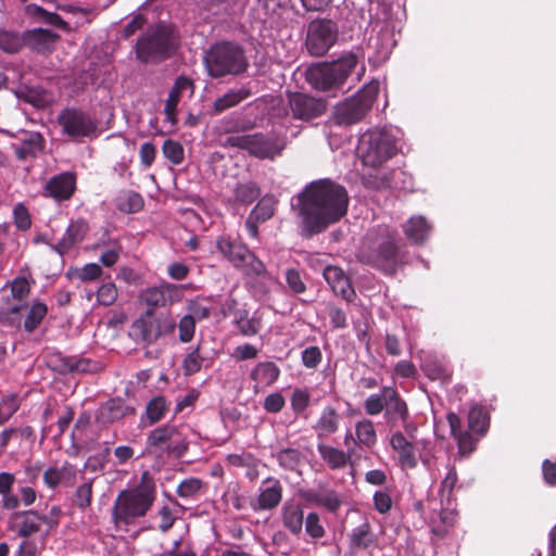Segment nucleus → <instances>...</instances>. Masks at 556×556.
Instances as JSON below:
<instances>
[{
    "label": "nucleus",
    "mask_w": 556,
    "mask_h": 556,
    "mask_svg": "<svg viewBox=\"0 0 556 556\" xmlns=\"http://www.w3.org/2000/svg\"><path fill=\"white\" fill-rule=\"evenodd\" d=\"M195 317H191V315H185L180 318L179 323L176 324L179 331V341L181 343L190 342L195 333Z\"/></svg>",
    "instance_id": "58"
},
{
    "label": "nucleus",
    "mask_w": 556,
    "mask_h": 556,
    "mask_svg": "<svg viewBox=\"0 0 556 556\" xmlns=\"http://www.w3.org/2000/svg\"><path fill=\"white\" fill-rule=\"evenodd\" d=\"M218 252L244 276L275 281L265 264L252 252L247 244L230 236H222L216 240Z\"/></svg>",
    "instance_id": "6"
},
{
    "label": "nucleus",
    "mask_w": 556,
    "mask_h": 556,
    "mask_svg": "<svg viewBox=\"0 0 556 556\" xmlns=\"http://www.w3.org/2000/svg\"><path fill=\"white\" fill-rule=\"evenodd\" d=\"M155 519L159 520L156 529L162 533H166L175 525L176 516L169 506L163 505L156 511Z\"/></svg>",
    "instance_id": "57"
},
{
    "label": "nucleus",
    "mask_w": 556,
    "mask_h": 556,
    "mask_svg": "<svg viewBox=\"0 0 556 556\" xmlns=\"http://www.w3.org/2000/svg\"><path fill=\"white\" fill-rule=\"evenodd\" d=\"M349 204V192L343 185L320 178L308 182L293 198L292 210L303 233L313 237L339 223L348 214Z\"/></svg>",
    "instance_id": "1"
},
{
    "label": "nucleus",
    "mask_w": 556,
    "mask_h": 556,
    "mask_svg": "<svg viewBox=\"0 0 556 556\" xmlns=\"http://www.w3.org/2000/svg\"><path fill=\"white\" fill-rule=\"evenodd\" d=\"M357 63L358 60L354 53H344L338 60L311 67L307 72V81L319 91L340 88L355 70Z\"/></svg>",
    "instance_id": "7"
},
{
    "label": "nucleus",
    "mask_w": 556,
    "mask_h": 556,
    "mask_svg": "<svg viewBox=\"0 0 556 556\" xmlns=\"http://www.w3.org/2000/svg\"><path fill=\"white\" fill-rule=\"evenodd\" d=\"M311 403V394L306 389H295L292 392L290 404L293 413L303 414Z\"/></svg>",
    "instance_id": "59"
},
{
    "label": "nucleus",
    "mask_w": 556,
    "mask_h": 556,
    "mask_svg": "<svg viewBox=\"0 0 556 556\" xmlns=\"http://www.w3.org/2000/svg\"><path fill=\"white\" fill-rule=\"evenodd\" d=\"M469 429L479 434L484 435L490 426V416L486 409L481 405H475L468 413Z\"/></svg>",
    "instance_id": "48"
},
{
    "label": "nucleus",
    "mask_w": 556,
    "mask_h": 556,
    "mask_svg": "<svg viewBox=\"0 0 556 556\" xmlns=\"http://www.w3.org/2000/svg\"><path fill=\"white\" fill-rule=\"evenodd\" d=\"M250 96L251 90L249 88L241 87L239 89H230L224 96L214 101L213 111L215 114H220L224 111L238 105Z\"/></svg>",
    "instance_id": "38"
},
{
    "label": "nucleus",
    "mask_w": 556,
    "mask_h": 556,
    "mask_svg": "<svg viewBox=\"0 0 556 556\" xmlns=\"http://www.w3.org/2000/svg\"><path fill=\"white\" fill-rule=\"evenodd\" d=\"M176 48L173 27L159 23L139 36L135 52L141 63H160L170 58Z\"/></svg>",
    "instance_id": "5"
},
{
    "label": "nucleus",
    "mask_w": 556,
    "mask_h": 556,
    "mask_svg": "<svg viewBox=\"0 0 556 556\" xmlns=\"http://www.w3.org/2000/svg\"><path fill=\"white\" fill-rule=\"evenodd\" d=\"M76 190V175L64 172L52 176L45 186V195L62 202L70 200Z\"/></svg>",
    "instance_id": "22"
},
{
    "label": "nucleus",
    "mask_w": 556,
    "mask_h": 556,
    "mask_svg": "<svg viewBox=\"0 0 556 556\" xmlns=\"http://www.w3.org/2000/svg\"><path fill=\"white\" fill-rule=\"evenodd\" d=\"M162 151L164 157L174 165H179L184 162L185 151L184 147L179 142L167 139L163 142Z\"/></svg>",
    "instance_id": "55"
},
{
    "label": "nucleus",
    "mask_w": 556,
    "mask_h": 556,
    "mask_svg": "<svg viewBox=\"0 0 556 556\" xmlns=\"http://www.w3.org/2000/svg\"><path fill=\"white\" fill-rule=\"evenodd\" d=\"M30 293V285L25 277H16L11 282V294L14 300L23 301Z\"/></svg>",
    "instance_id": "64"
},
{
    "label": "nucleus",
    "mask_w": 556,
    "mask_h": 556,
    "mask_svg": "<svg viewBox=\"0 0 556 556\" xmlns=\"http://www.w3.org/2000/svg\"><path fill=\"white\" fill-rule=\"evenodd\" d=\"M401 175H404V173L399 169L389 173L375 172L365 174L362 180L365 188L378 191L389 188H399L395 178Z\"/></svg>",
    "instance_id": "33"
},
{
    "label": "nucleus",
    "mask_w": 556,
    "mask_h": 556,
    "mask_svg": "<svg viewBox=\"0 0 556 556\" xmlns=\"http://www.w3.org/2000/svg\"><path fill=\"white\" fill-rule=\"evenodd\" d=\"M48 314V306L36 300L28 307L23 321V329L26 333H33L41 325Z\"/></svg>",
    "instance_id": "42"
},
{
    "label": "nucleus",
    "mask_w": 556,
    "mask_h": 556,
    "mask_svg": "<svg viewBox=\"0 0 556 556\" xmlns=\"http://www.w3.org/2000/svg\"><path fill=\"white\" fill-rule=\"evenodd\" d=\"M431 230V226L424 216H412L404 225L403 232L413 244H422Z\"/></svg>",
    "instance_id": "34"
},
{
    "label": "nucleus",
    "mask_w": 556,
    "mask_h": 556,
    "mask_svg": "<svg viewBox=\"0 0 556 556\" xmlns=\"http://www.w3.org/2000/svg\"><path fill=\"white\" fill-rule=\"evenodd\" d=\"M168 410V403L162 395L151 399L146 407V416L150 425H154L162 420Z\"/></svg>",
    "instance_id": "50"
},
{
    "label": "nucleus",
    "mask_w": 556,
    "mask_h": 556,
    "mask_svg": "<svg viewBox=\"0 0 556 556\" xmlns=\"http://www.w3.org/2000/svg\"><path fill=\"white\" fill-rule=\"evenodd\" d=\"M326 311L332 328L343 329L348 326V317L343 308L333 303H328Z\"/></svg>",
    "instance_id": "62"
},
{
    "label": "nucleus",
    "mask_w": 556,
    "mask_h": 556,
    "mask_svg": "<svg viewBox=\"0 0 556 556\" xmlns=\"http://www.w3.org/2000/svg\"><path fill=\"white\" fill-rule=\"evenodd\" d=\"M323 361V353L316 345L305 348L301 353V362L308 369H316Z\"/></svg>",
    "instance_id": "60"
},
{
    "label": "nucleus",
    "mask_w": 556,
    "mask_h": 556,
    "mask_svg": "<svg viewBox=\"0 0 556 556\" xmlns=\"http://www.w3.org/2000/svg\"><path fill=\"white\" fill-rule=\"evenodd\" d=\"M156 495L154 478L146 470L141 473L137 485L121 491L116 496L112 508L114 525L117 528L129 526L144 517L153 506Z\"/></svg>",
    "instance_id": "3"
},
{
    "label": "nucleus",
    "mask_w": 556,
    "mask_h": 556,
    "mask_svg": "<svg viewBox=\"0 0 556 556\" xmlns=\"http://www.w3.org/2000/svg\"><path fill=\"white\" fill-rule=\"evenodd\" d=\"M280 376V368L274 362H260L250 372V378L255 382L254 388L271 387Z\"/></svg>",
    "instance_id": "32"
},
{
    "label": "nucleus",
    "mask_w": 556,
    "mask_h": 556,
    "mask_svg": "<svg viewBox=\"0 0 556 556\" xmlns=\"http://www.w3.org/2000/svg\"><path fill=\"white\" fill-rule=\"evenodd\" d=\"M349 546L353 555L359 552H367L370 555L372 549L379 546V538L374 532L372 526L368 520H364L351 530L349 533Z\"/></svg>",
    "instance_id": "20"
},
{
    "label": "nucleus",
    "mask_w": 556,
    "mask_h": 556,
    "mask_svg": "<svg viewBox=\"0 0 556 556\" xmlns=\"http://www.w3.org/2000/svg\"><path fill=\"white\" fill-rule=\"evenodd\" d=\"M261 195V188L254 181L238 182L233 188V201L243 205L253 203Z\"/></svg>",
    "instance_id": "47"
},
{
    "label": "nucleus",
    "mask_w": 556,
    "mask_h": 556,
    "mask_svg": "<svg viewBox=\"0 0 556 556\" xmlns=\"http://www.w3.org/2000/svg\"><path fill=\"white\" fill-rule=\"evenodd\" d=\"M356 441L354 446H365L371 448L377 443V433L374 427V422L369 419H363L356 422L355 426Z\"/></svg>",
    "instance_id": "44"
},
{
    "label": "nucleus",
    "mask_w": 556,
    "mask_h": 556,
    "mask_svg": "<svg viewBox=\"0 0 556 556\" xmlns=\"http://www.w3.org/2000/svg\"><path fill=\"white\" fill-rule=\"evenodd\" d=\"M380 90L378 80L365 85L355 96L334 106L333 122L339 126H351L361 122L371 110Z\"/></svg>",
    "instance_id": "8"
},
{
    "label": "nucleus",
    "mask_w": 556,
    "mask_h": 556,
    "mask_svg": "<svg viewBox=\"0 0 556 556\" xmlns=\"http://www.w3.org/2000/svg\"><path fill=\"white\" fill-rule=\"evenodd\" d=\"M302 497L307 503L325 507L330 513H337L342 505L341 496L334 490L309 489L302 492Z\"/></svg>",
    "instance_id": "30"
},
{
    "label": "nucleus",
    "mask_w": 556,
    "mask_h": 556,
    "mask_svg": "<svg viewBox=\"0 0 556 556\" xmlns=\"http://www.w3.org/2000/svg\"><path fill=\"white\" fill-rule=\"evenodd\" d=\"M337 38V24L331 20L317 18L308 24L305 45L309 54L321 56L334 45Z\"/></svg>",
    "instance_id": "15"
},
{
    "label": "nucleus",
    "mask_w": 556,
    "mask_h": 556,
    "mask_svg": "<svg viewBox=\"0 0 556 556\" xmlns=\"http://www.w3.org/2000/svg\"><path fill=\"white\" fill-rule=\"evenodd\" d=\"M179 431L175 425L166 424L151 430L146 439L142 456L164 459L165 457H180L187 445L178 442Z\"/></svg>",
    "instance_id": "12"
},
{
    "label": "nucleus",
    "mask_w": 556,
    "mask_h": 556,
    "mask_svg": "<svg viewBox=\"0 0 556 556\" xmlns=\"http://www.w3.org/2000/svg\"><path fill=\"white\" fill-rule=\"evenodd\" d=\"M224 146L245 150L250 155L260 160L273 161L282 154L287 147V139L274 134L255 132L229 136Z\"/></svg>",
    "instance_id": "10"
},
{
    "label": "nucleus",
    "mask_w": 556,
    "mask_h": 556,
    "mask_svg": "<svg viewBox=\"0 0 556 556\" xmlns=\"http://www.w3.org/2000/svg\"><path fill=\"white\" fill-rule=\"evenodd\" d=\"M304 514L299 504L287 503L282 508V523L292 534H300L303 528Z\"/></svg>",
    "instance_id": "40"
},
{
    "label": "nucleus",
    "mask_w": 556,
    "mask_h": 556,
    "mask_svg": "<svg viewBox=\"0 0 556 556\" xmlns=\"http://www.w3.org/2000/svg\"><path fill=\"white\" fill-rule=\"evenodd\" d=\"M390 444L397 453L399 465L402 469H414L417 467L418 460L415 447L401 431L391 434Z\"/></svg>",
    "instance_id": "28"
},
{
    "label": "nucleus",
    "mask_w": 556,
    "mask_h": 556,
    "mask_svg": "<svg viewBox=\"0 0 556 556\" xmlns=\"http://www.w3.org/2000/svg\"><path fill=\"white\" fill-rule=\"evenodd\" d=\"M45 148V139L39 132L30 134L22 143L15 148V155L18 160L25 161L36 157Z\"/></svg>",
    "instance_id": "43"
},
{
    "label": "nucleus",
    "mask_w": 556,
    "mask_h": 556,
    "mask_svg": "<svg viewBox=\"0 0 556 556\" xmlns=\"http://www.w3.org/2000/svg\"><path fill=\"white\" fill-rule=\"evenodd\" d=\"M421 369L430 380L451 381L452 371L435 356H427L421 364Z\"/></svg>",
    "instance_id": "41"
},
{
    "label": "nucleus",
    "mask_w": 556,
    "mask_h": 556,
    "mask_svg": "<svg viewBox=\"0 0 556 556\" xmlns=\"http://www.w3.org/2000/svg\"><path fill=\"white\" fill-rule=\"evenodd\" d=\"M60 36L49 29L35 28L23 33L24 46L37 53L51 52Z\"/></svg>",
    "instance_id": "27"
},
{
    "label": "nucleus",
    "mask_w": 556,
    "mask_h": 556,
    "mask_svg": "<svg viewBox=\"0 0 556 556\" xmlns=\"http://www.w3.org/2000/svg\"><path fill=\"white\" fill-rule=\"evenodd\" d=\"M42 526H46V535H48L56 528V520L35 509L14 511L9 517V529L25 540L39 533Z\"/></svg>",
    "instance_id": "14"
},
{
    "label": "nucleus",
    "mask_w": 556,
    "mask_h": 556,
    "mask_svg": "<svg viewBox=\"0 0 556 556\" xmlns=\"http://www.w3.org/2000/svg\"><path fill=\"white\" fill-rule=\"evenodd\" d=\"M317 451L321 459L326 462L332 470L344 468L350 463L351 457L356 453L355 447H349L348 452H343L324 443L317 444Z\"/></svg>",
    "instance_id": "31"
},
{
    "label": "nucleus",
    "mask_w": 556,
    "mask_h": 556,
    "mask_svg": "<svg viewBox=\"0 0 556 556\" xmlns=\"http://www.w3.org/2000/svg\"><path fill=\"white\" fill-rule=\"evenodd\" d=\"M288 113L292 119L309 123L321 117L328 108L327 100L301 91H287Z\"/></svg>",
    "instance_id": "13"
},
{
    "label": "nucleus",
    "mask_w": 556,
    "mask_h": 556,
    "mask_svg": "<svg viewBox=\"0 0 556 556\" xmlns=\"http://www.w3.org/2000/svg\"><path fill=\"white\" fill-rule=\"evenodd\" d=\"M89 230L88 223L84 219L71 222L61 240L53 247L60 254H66L75 244L84 241Z\"/></svg>",
    "instance_id": "29"
},
{
    "label": "nucleus",
    "mask_w": 556,
    "mask_h": 556,
    "mask_svg": "<svg viewBox=\"0 0 556 556\" xmlns=\"http://www.w3.org/2000/svg\"><path fill=\"white\" fill-rule=\"evenodd\" d=\"M357 152L364 165L376 168L396 154V139L386 129L369 130L361 136Z\"/></svg>",
    "instance_id": "9"
},
{
    "label": "nucleus",
    "mask_w": 556,
    "mask_h": 556,
    "mask_svg": "<svg viewBox=\"0 0 556 556\" xmlns=\"http://www.w3.org/2000/svg\"><path fill=\"white\" fill-rule=\"evenodd\" d=\"M339 422L340 415L337 409L332 406H326L323 408L320 416L313 426V429L316 431L317 438L323 439L336 433L339 429Z\"/></svg>",
    "instance_id": "35"
},
{
    "label": "nucleus",
    "mask_w": 556,
    "mask_h": 556,
    "mask_svg": "<svg viewBox=\"0 0 556 556\" xmlns=\"http://www.w3.org/2000/svg\"><path fill=\"white\" fill-rule=\"evenodd\" d=\"M305 531L313 539H321L326 531L317 513H309L305 518Z\"/></svg>",
    "instance_id": "63"
},
{
    "label": "nucleus",
    "mask_w": 556,
    "mask_h": 556,
    "mask_svg": "<svg viewBox=\"0 0 556 556\" xmlns=\"http://www.w3.org/2000/svg\"><path fill=\"white\" fill-rule=\"evenodd\" d=\"M277 203L278 201L273 194H265L250 212V215L256 220L265 223L274 216Z\"/></svg>",
    "instance_id": "49"
},
{
    "label": "nucleus",
    "mask_w": 556,
    "mask_h": 556,
    "mask_svg": "<svg viewBox=\"0 0 556 556\" xmlns=\"http://www.w3.org/2000/svg\"><path fill=\"white\" fill-rule=\"evenodd\" d=\"M42 479L49 489H55L59 485L70 488L77 480V468L70 462H64L61 466H50L43 471Z\"/></svg>",
    "instance_id": "25"
},
{
    "label": "nucleus",
    "mask_w": 556,
    "mask_h": 556,
    "mask_svg": "<svg viewBox=\"0 0 556 556\" xmlns=\"http://www.w3.org/2000/svg\"><path fill=\"white\" fill-rule=\"evenodd\" d=\"M202 485L203 482L199 478L185 479L177 486V494L184 498L193 497L200 492Z\"/></svg>",
    "instance_id": "61"
},
{
    "label": "nucleus",
    "mask_w": 556,
    "mask_h": 556,
    "mask_svg": "<svg viewBox=\"0 0 556 556\" xmlns=\"http://www.w3.org/2000/svg\"><path fill=\"white\" fill-rule=\"evenodd\" d=\"M175 329L176 320L169 313H152V309H147L132 321L129 334L137 343L150 345L172 334Z\"/></svg>",
    "instance_id": "11"
},
{
    "label": "nucleus",
    "mask_w": 556,
    "mask_h": 556,
    "mask_svg": "<svg viewBox=\"0 0 556 556\" xmlns=\"http://www.w3.org/2000/svg\"><path fill=\"white\" fill-rule=\"evenodd\" d=\"M15 476L11 472H0L1 506L7 510H15L20 507V498L13 493Z\"/></svg>",
    "instance_id": "36"
},
{
    "label": "nucleus",
    "mask_w": 556,
    "mask_h": 556,
    "mask_svg": "<svg viewBox=\"0 0 556 556\" xmlns=\"http://www.w3.org/2000/svg\"><path fill=\"white\" fill-rule=\"evenodd\" d=\"M189 90L190 94L194 91V84L192 79L187 76H178L174 83V86L169 90L168 97L165 101L164 113L166 116V121L176 124V111L177 105L180 101V98L185 91Z\"/></svg>",
    "instance_id": "26"
},
{
    "label": "nucleus",
    "mask_w": 556,
    "mask_h": 556,
    "mask_svg": "<svg viewBox=\"0 0 556 556\" xmlns=\"http://www.w3.org/2000/svg\"><path fill=\"white\" fill-rule=\"evenodd\" d=\"M117 288L112 281L103 282L97 291V301L100 305L111 306L117 300Z\"/></svg>",
    "instance_id": "56"
},
{
    "label": "nucleus",
    "mask_w": 556,
    "mask_h": 556,
    "mask_svg": "<svg viewBox=\"0 0 556 556\" xmlns=\"http://www.w3.org/2000/svg\"><path fill=\"white\" fill-rule=\"evenodd\" d=\"M458 481V475L454 465H447V473L441 482L439 490V496L441 501L444 500L451 502L453 497V491Z\"/></svg>",
    "instance_id": "53"
},
{
    "label": "nucleus",
    "mask_w": 556,
    "mask_h": 556,
    "mask_svg": "<svg viewBox=\"0 0 556 556\" xmlns=\"http://www.w3.org/2000/svg\"><path fill=\"white\" fill-rule=\"evenodd\" d=\"M92 485L93 479L86 481L78 485L73 494L72 502L80 510H86L91 506L93 494Z\"/></svg>",
    "instance_id": "51"
},
{
    "label": "nucleus",
    "mask_w": 556,
    "mask_h": 556,
    "mask_svg": "<svg viewBox=\"0 0 556 556\" xmlns=\"http://www.w3.org/2000/svg\"><path fill=\"white\" fill-rule=\"evenodd\" d=\"M26 13L42 23L58 28L67 29L68 27V24L61 17V15L55 12H49L38 4H28L26 7Z\"/></svg>",
    "instance_id": "46"
},
{
    "label": "nucleus",
    "mask_w": 556,
    "mask_h": 556,
    "mask_svg": "<svg viewBox=\"0 0 556 556\" xmlns=\"http://www.w3.org/2000/svg\"><path fill=\"white\" fill-rule=\"evenodd\" d=\"M181 298L180 289L173 283L162 282L159 286L149 287L143 290L140 295V302L148 306V309H152V313L157 307L170 306L175 302H178Z\"/></svg>",
    "instance_id": "17"
},
{
    "label": "nucleus",
    "mask_w": 556,
    "mask_h": 556,
    "mask_svg": "<svg viewBox=\"0 0 556 556\" xmlns=\"http://www.w3.org/2000/svg\"><path fill=\"white\" fill-rule=\"evenodd\" d=\"M404 247L394 227L375 225L364 235L357 258L386 276H394L401 267L408 264V252Z\"/></svg>",
    "instance_id": "2"
},
{
    "label": "nucleus",
    "mask_w": 556,
    "mask_h": 556,
    "mask_svg": "<svg viewBox=\"0 0 556 556\" xmlns=\"http://www.w3.org/2000/svg\"><path fill=\"white\" fill-rule=\"evenodd\" d=\"M386 387L381 389V393L370 394L364 402V409L367 415L376 416L386 410L387 404Z\"/></svg>",
    "instance_id": "54"
},
{
    "label": "nucleus",
    "mask_w": 556,
    "mask_h": 556,
    "mask_svg": "<svg viewBox=\"0 0 556 556\" xmlns=\"http://www.w3.org/2000/svg\"><path fill=\"white\" fill-rule=\"evenodd\" d=\"M115 202L117 210L127 214L137 213L144 205L141 194L132 190L122 191Z\"/></svg>",
    "instance_id": "45"
},
{
    "label": "nucleus",
    "mask_w": 556,
    "mask_h": 556,
    "mask_svg": "<svg viewBox=\"0 0 556 556\" xmlns=\"http://www.w3.org/2000/svg\"><path fill=\"white\" fill-rule=\"evenodd\" d=\"M282 492L281 482L277 478L267 477L262 482L257 497L251 503L252 509L260 511L276 508L282 500Z\"/></svg>",
    "instance_id": "21"
},
{
    "label": "nucleus",
    "mask_w": 556,
    "mask_h": 556,
    "mask_svg": "<svg viewBox=\"0 0 556 556\" xmlns=\"http://www.w3.org/2000/svg\"><path fill=\"white\" fill-rule=\"evenodd\" d=\"M24 47L23 34L0 29V49L7 53H16Z\"/></svg>",
    "instance_id": "52"
},
{
    "label": "nucleus",
    "mask_w": 556,
    "mask_h": 556,
    "mask_svg": "<svg viewBox=\"0 0 556 556\" xmlns=\"http://www.w3.org/2000/svg\"><path fill=\"white\" fill-rule=\"evenodd\" d=\"M273 457L283 470L295 471L303 463L304 454L300 447L283 446L274 453Z\"/></svg>",
    "instance_id": "37"
},
{
    "label": "nucleus",
    "mask_w": 556,
    "mask_h": 556,
    "mask_svg": "<svg viewBox=\"0 0 556 556\" xmlns=\"http://www.w3.org/2000/svg\"><path fill=\"white\" fill-rule=\"evenodd\" d=\"M58 123L63 134L73 139L89 137L97 130L94 119L87 112L76 108L62 110Z\"/></svg>",
    "instance_id": "16"
},
{
    "label": "nucleus",
    "mask_w": 556,
    "mask_h": 556,
    "mask_svg": "<svg viewBox=\"0 0 556 556\" xmlns=\"http://www.w3.org/2000/svg\"><path fill=\"white\" fill-rule=\"evenodd\" d=\"M216 353L208 351L206 342L200 340L184 358L182 370L185 376H192L199 372L202 368H211L213 366Z\"/></svg>",
    "instance_id": "23"
},
{
    "label": "nucleus",
    "mask_w": 556,
    "mask_h": 556,
    "mask_svg": "<svg viewBox=\"0 0 556 556\" xmlns=\"http://www.w3.org/2000/svg\"><path fill=\"white\" fill-rule=\"evenodd\" d=\"M387 404L384 410L386 424L390 428L402 425L405 431H409V409L405 400L393 387L386 386Z\"/></svg>",
    "instance_id": "19"
},
{
    "label": "nucleus",
    "mask_w": 556,
    "mask_h": 556,
    "mask_svg": "<svg viewBox=\"0 0 556 556\" xmlns=\"http://www.w3.org/2000/svg\"><path fill=\"white\" fill-rule=\"evenodd\" d=\"M323 275L336 295L341 296L349 303L354 301L355 290L342 268L329 265L324 269Z\"/></svg>",
    "instance_id": "24"
},
{
    "label": "nucleus",
    "mask_w": 556,
    "mask_h": 556,
    "mask_svg": "<svg viewBox=\"0 0 556 556\" xmlns=\"http://www.w3.org/2000/svg\"><path fill=\"white\" fill-rule=\"evenodd\" d=\"M204 65L208 76L222 78L245 73L249 61L241 45L236 41L222 40L208 48L204 56Z\"/></svg>",
    "instance_id": "4"
},
{
    "label": "nucleus",
    "mask_w": 556,
    "mask_h": 556,
    "mask_svg": "<svg viewBox=\"0 0 556 556\" xmlns=\"http://www.w3.org/2000/svg\"><path fill=\"white\" fill-rule=\"evenodd\" d=\"M48 365L61 375L94 372L99 369L97 362L79 356H67L61 352L49 354Z\"/></svg>",
    "instance_id": "18"
},
{
    "label": "nucleus",
    "mask_w": 556,
    "mask_h": 556,
    "mask_svg": "<svg viewBox=\"0 0 556 556\" xmlns=\"http://www.w3.org/2000/svg\"><path fill=\"white\" fill-rule=\"evenodd\" d=\"M135 409L128 406L124 400L116 397L109 400L100 410V415L103 421L114 422L128 414H134Z\"/></svg>",
    "instance_id": "39"
}]
</instances>
